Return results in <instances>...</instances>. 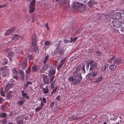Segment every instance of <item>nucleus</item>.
<instances>
[{
    "label": "nucleus",
    "mask_w": 124,
    "mask_h": 124,
    "mask_svg": "<svg viewBox=\"0 0 124 124\" xmlns=\"http://www.w3.org/2000/svg\"><path fill=\"white\" fill-rule=\"evenodd\" d=\"M90 71H92L94 69H96L97 68V65L95 62L93 60L90 61Z\"/></svg>",
    "instance_id": "obj_4"
},
{
    "label": "nucleus",
    "mask_w": 124,
    "mask_h": 124,
    "mask_svg": "<svg viewBox=\"0 0 124 124\" xmlns=\"http://www.w3.org/2000/svg\"><path fill=\"white\" fill-rule=\"evenodd\" d=\"M117 31L121 32L122 33V34H123L124 33V26L123 27H121V26L118 29H117L116 30Z\"/></svg>",
    "instance_id": "obj_17"
},
{
    "label": "nucleus",
    "mask_w": 124,
    "mask_h": 124,
    "mask_svg": "<svg viewBox=\"0 0 124 124\" xmlns=\"http://www.w3.org/2000/svg\"><path fill=\"white\" fill-rule=\"evenodd\" d=\"M73 75L75 78H76L78 76V73L77 71H75L73 73Z\"/></svg>",
    "instance_id": "obj_36"
},
{
    "label": "nucleus",
    "mask_w": 124,
    "mask_h": 124,
    "mask_svg": "<svg viewBox=\"0 0 124 124\" xmlns=\"http://www.w3.org/2000/svg\"><path fill=\"white\" fill-rule=\"evenodd\" d=\"M36 1L35 0H32L30 2V5L29 7H35V3Z\"/></svg>",
    "instance_id": "obj_21"
},
{
    "label": "nucleus",
    "mask_w": 124,
    "mask_h": 124,
    "mask_svg": "<svg viewBox=\"0 0 124 124\" xmlns=\"http://www.w3.org/2000/svg\"><path fill=\"white\" fill-rule=\"evenodd\" d=\"M1 116L2 117H4L6 116V114L4 112L2 113L1 114Z\"/></svg>",
    "instance_id": "obj_41"
},
{
    "label": "nucleus",
    "mask_w": 124,
    "mask_h": 124,
    "mask_svg": "<svg viewBox=\"0 0 124 124\" xmlns=\"http://www.w3.org/2000/svg\"><path fill=\"white\" fill-rule=\"evenodd\" d=\"M66 60L65 58L62 59L61 61V63L63 64L65 62V60Z\"/></svg>",
    "instance_id": "obj_43"
},
{
    "label": "nucleus",
    "mask_w": 124,
    "mask_h": 124,
    "mask_svg": "<svg viewBox=\"0 0 124 124\" xmlns=\"http://www.w3.org/2000/svg\"><path fill=\"white\" fill-rule=\"evenodd\" d=\"M56 1L59 3L60 4H63L66 2L65 0H56Z\"/></svg>",
    "instance_id": "obj_29"
},
{
    "label": "nucleus",
    "mask_w": 124,
    "mask_h": 124,
    "mask_svg": "<svg viewBox=\"0 0 124 124\" xmlns=\"http://www.w3.org/2000/svg\"><path fill=\"white\" fill-rule=\"evenodd\" d=\"M15 27H11L6 32L5 34V35L7 36L9 35L10 33L12 31H15Z\"/></svg>",
    "instance_id": "obj_7"
},
{
    "label": "nucleus",
    "mask_w": 124,
    "mask_h": 124,
    "mask_svg": "<svg viewBox=\"0 0 124 124\" xmlns=\"http://www.w3.org/2000/svg\"><path fill=\"white\" fill-rule=\"evenodd\" d=\"M1 95L2 96H5V94L4 92L1 91L0 92Z\"/></svg>",
    "instance_id": "obj_55"
},
{
    "label": "nucleus",
    "mask_w": 124,
    "mask_h": 124,
    "mask_svg": "<svg viewBox=\"0 0 124 124\" xmlns=\"http://www.w3.org/2000/svg\"><path fill=\"white\" fill-rule=\"evenodd\" d=\"M82 71L84 73L85 72V64H84L83 65V66L82 68Z\"/></svg>",
    "instance_id": "obj_44"
},
{
    "label": "nucleus",
    "mask_w": 124,
    "mask_h": 124,
    "mask_svg": "<svg viewBox=\"0 0 124 124\" xmlns=\"http://www.w3.org/2000/svg\"><path fill=\"white\" fill-rule=\"evenodd\" d=\"M42 101L43 102V103H45L46 102V98H43Z\"/></svg>",
    "instance_id": "obj_57"
},
{
    "label": "nucleus",
    "mask_w": 124,
    "mask_h": 124,
    "mask_svg": "<svg viewBox=\"0 0 124 124\" xmlns=\"http://www.w3.org/2000/svg\"><path fill=\"white\" fill-rule=\"evenodd\" d=\"M28 58L29 60H31L32 59V56L31 55H29L28 56Z\"/></svg>",
    "instance_id": "obj_62"
},
{
    "label": "nucleus",
    "mask_w": 124,
    "mask_h": 124,
    "mask_svg": "<svg viewBox=\"0 0 124 124\" xmlns=\"http://www.w3.org/2000/svg\"><path fill=\"white\" fill-rule=\"evenodd\" d=\"M54 102H52L51 103V104L50 105V108H52L54 105Z\"/></svg>",
    "instance_id": "obj_53"
},
{
    "label": "nucleus",
    "mask_w": 124,
    "mask_h": 124,
    "mask_svg": "<svg viewBox=\"0 0 124 124\" xmlns=\"http://www.w3.org/2000/svg\"><path fill=\"white\" fill-rule=\"evenodd\" d=\"M31 49L36 53H39V50L37 46V41L35 33H34L32 36Z\"/></svg>",
    "instance_id": "obj_1"
},
{
    "label": "nucleus",
    "mask_w": 124,
    "mask_h": 124,
    "mask_svg": "<svg viewBox=\"0 0 124 124\" xmlns=\"http://www.w3.org/2000/svg\"><path fill=\"white\" fill-rule=\"evenodd\" d=\"M69 41H70L69 40L65 39L64 40V42L65 43H67L69 42Z\"/></svg>",
    "instance_id": "obj_58"
},
{
    "label": "nucleus",
    "mask_w": 124,
    "mask_h": 124,
    "mask_svg": "<svg viewBox=\"0 0 124 124\" xmlns=\"http://www.w3.org/2000/svg\"><path fill=\"white\" fill-rule=\"evenodd\" d=\"M81 67V65H79L78 66L76 69V71L77 72L80 69V68Z\"/></svg>",
    "instance_id": "obj_47"
},
{
    "label": "nucleus",
    "mask_w": 124,
    "mask_h": 124,
    "mask_svg": "<svg viewBox=\"0 0 124 124\" xmlns=\"http://www.w3.org/2000/svg\"><path fill=\"white\" fill-rule=\"evenodd\" d=\"M18 103L19 106H21L23 104V101H19L18 102Z\"/></svg>",
    "instance_id": "obj_42"
},
{
    "label": "nucleus",
    "mask_w": 124,
    "mask_h": 124,
    "mask_svg": "<svg viewBox=\"0 0 124 124\" xmlns=\"http://www.w3.org/2000/svg\"><path fill=\"white\" fill-rule=\"evenodd\" d=\"M97 75V72H96L95 73H94L92 75V77H94L96 76Z\"/></svg>",
    "instance_id": "obj_54"
},
{
    "label": "nucleus",
    "mask_w": 124,
    "mask_h": 124,
    "mask_svg": "<svg viewBox=\"0 0 124 124\" xmlns=\"http://www.w3.org/2000/svg\"><path fill=\"white\" fill-rule=\"evenodd\" d=\"M47 77V76L45 75L43 76L44 83L45 84L48 85L49 84V79Z\"/></svg>",
    "instance_id": "obj_9"
},
{
    "label": "nucleus",
    "mask_w": 124,
    "mask_h": 124,
    "mask_svg": "<svg viewBox=\"0 0 124 124\" xmlns=\"http://www.w3.org/2000/svg\"><path fill=\"white\" fill-rule=\"evenodd\" d=\"M30 7V10L29 12L30 13H32L35 10L34 7Z\"/></svg>",
    "instance_id": "obj_30"
},
{
    "label": "nucleus",
    "mask_w": 124,
    "mask_h": 124,
    "mask_svg": "<svg viewBox=\"0 0 124 124\" xmlns=\"http://www.w3.org/2000/svg\"><path fill=\"white\" fill-rule=\"evenodd\" d=\"M23 120H20L17 122V124H23Z\"/></svg>",
    "instance_id": "obj_39"
},
{
    "label": "nucleus",
    "mask_w": 124,
    "mask_h": 124,
    "mask_svg": "<svg viewBox=\"0 0 124 124\" xmlns=\"http://www.w3.org/2000/svg\"><path fill=\"white\" fill-rule=\"evenodd\" d=\"M19 72L21 75V78L23 80L24 79L25 75L24 72L21 70H19Z\"/></svg>",
    "instance_id": "obj_16"
},
{
    "label": "nucleus",
    "mask_w": 124,
    "mask_h": 124,
    "mask_svg": "<svg viewBox=\"0 0 124 124\" xmlns=\"http://www.w3.org/2000/svg\"><path fill=\"white\" fill-rule=\"evenodd\" d=\"M12 91H10L9 92L6 94V97L7 98L8 100H9L10 98L12 97Z\"/></svg>",
    "instance_id": "obj_15"
},
{
    "label": "nucleus",
    "mask_w": 124,
    "mask_h": 124,
    "mask_svg": "<svg viewBox=\"0 0 124 124\" xmlns=\"http://www.w3.org/2000/svg\"><path fill=\"white\" fill-rule=\"evenodd\" d=\"M82 5L81 4L78 2H75L74 3L73 5V8L76 10H79L80 6Z\"/></svg>",
    "instance_id": "obj_6"
},
{
    "label": "nucleus",
    "mask_w": 124,
    "mask_h": 124,
    "mask_svg": "<svg viewBox=\"0 0 124 124\" xmlns=\"http://www.w3.org/2000/svg\"><path fill=\"white\" fill-rule=\"evenodd\" d=\"M21 65L22 68L23 70H24L27 67V60L26 59H24L23 62L21 64Z\"/></svg>",
    "instance_id": "obj_8"
},
{
    "label": "nucleus",
    "mask_w": 124,
    "mask_h": 124,
    "mask_svg": "<svg viewBox=\"0 0 124 124\" xmlns=\"http://www.w3.org/2000/svg\"><path fill=\"white\" fill-rule=\"evenodd\" d=\"M116 66L114 65H112L109 67V69L111 70L112 71H114L115 70L116 68Z\"/></svg>",
    "instance_id": "obj_25"
},
{
    "label": "nucleus",
    "mask_w": 124,
    "mask_h": 124,
    "mask_svg": "<svg viewBox=\"0 0 124 124\" xmlns=\"http://www.w3.org/2000/svg\"><path fill=\"white\" fill-rule=\"evenodd\" d=\"M6 51L8 54V57L10 60L12 61L15 56L14 54V53L10 51L9 49H7Z\"/></svg>",
    "instance_id": "obj_5"
},
{
    "label": "nucleus",
    "mask_w": 124,
    "mask_h": 124,
    "mask_svg": "<svg viewBox=\"0 0 124 124\" xmlns=\"http://www.w3.org/2000/svg\"><path fill=\"white\" fill-rule=\"evenodd\" d=\"M73 84L75 85L79 84L80 83V81H78V80L75 79H73L72 81Z\"/></svg>",
    "instance_id": "obj_20"
},
{
    "label": "nucleus",
    "mask_w": 124,
    "mask_h": 124,
    "mask_svg": "<svg viewBox=\"0 0 124 124\" xmlns=\"http://www.w3.org/2000/svg\"><path fill=\"white\" fill-rule=\"evenodd\" d=\"M58 53L60 55H63L64 54L63 49L62 48H60L58 52Z\"/></svg>",
    "instance_id": "obj_19"
},
{
    "label": "nucleus",
    "mask_w": 124,
    "mask_h": 124,
    "mask_svg": "<svg viewBox=\"0 0 124 124\" xmlns=\"http://www.w3.org/2000/svg\"><path fill=\"white\" fill-rule=\"evenodd\" d=\"M13 71L14 73L16 74H18V72L16 71V70L15 69H13Z\"/></svg>",
    "instance_id": "obj_51"
},
{
    "label": "nucleus",
    "mask_w": 124,
    "mask_h": 124,
    "mask_svg": "<svg viewBox=\"0 0 124 124\" xmlns=\"http://www.w3.org/2000/svg\"><path fill=\"white\" fill-rule=\"evenodd\" d=\"M60 96L59 95L56 97V99H57V100L59 101L60 100L59 98H60Z\"/></svg>",
    "instance_id": "obj_63"
},
{
    "label": "nucleus",
    "mask_w": 124,
    "mask_h": 124,
    "mask_svg": "<svg viewBox=\"0 0 124 124\" xmlns=\"http://www.w3.org/2000/svg\"><path fill=\"white\" fill-rule=\"evenodd\" d=\"M54 78H55V76H53L52 77L50 78V83H51L52 82V81H53L54 79Z\"/></svg>",
    "instance_id": "obj_45"
},
{
    "label": "nucleus",
    "mask_w": 124,
    "mask_h": 124,
    "mask_svg": "<svg viewBox=\"0 0 124 124\" xmlns=\"http://www.w3.org/2000/svg\"><path fill=\"white\" fill-rule=\"evenodd\" d=\"M77 39V37H75L73 39L72 38H70V42H74L76 41Z\"/></svg>",
    "instance_id": "obj_34"
},
{
    "label": "nucleus",
    "mask_w": 124,
    "mask_h": 124,
    "mask_svg": "<svg viewBox=\"0 0 124 124\" xmlns=\"http://www.w3.org/2000/svg\"><path fill=\"white\" fill-rule=\"evenodd\" d=\"M7 60L5 59L3 60V62H2V63L3 65H5L6 64H7Z\"/></svg>",
    "instance_id": "obj_35"
},
{
    "label": "nucleus",
    "mask_w": 124,
    "mask_h": 124,
    "mask_svg": "<svg viewBox=\"0 0 124 124\" xmlns=\"http://www.w3.org/2000/svg\"><path fill=\"white\" fill-rule=\"evenodd\" d=\"M41 88H42L44 91V93L46 94L47 93L48 91V86H46V88H44V87L42 88L41 87H40Z\"/></svg>",
    "instance_id": "obj_22"
},
{
    "label": "nucleus",
    "mask_w": 124,
    "mask_h": 124,
    "mask_svg": "<svg viewBox=\"0 0 124 124\" xmlns=\"http://www.w3.org/2000/svg\"><path fill=\"white\" fill-rule=\"evenodd\" d=\"M60 41L58 42L57 43L55 44V46L57 47H59V46H60Z\"/></svg>",
    "instance_id": "obj_52"
},
{
    "label": "nucleus",
    "mask_w": 124,
    "mask_h": 124,
    "mask_svg": "<svg viewBox=\"0 0 124 124\" xmlns=\"http://www.w3.org/2000/svg\"><path fill=\"white\" fill-rule=\"evenodd\" d=\"M8 69L7 66H4L0 69L2 76L6 77L8 75Z\"/></svg>",
    "instance_id": "obj_2"
},
{
    "label": "nucleus",
    "mask_w": 124,
    "mask_h": 124,
    "mask_svg": "<svg viewBox=\"0 0 124 124\" xmlns=\"http://www.w3.org/2000/svg\"><path fill=\"white\" fill-rule=\"evenodd\" d=\"M41 109V107L37 108H36V111L37 112L39 111V110H40Z\"/></svg>",
    "instance_id": "obj_56"
},
{
    "label": "nucleus",
    "mask_w": 124,
    "mask_h": 124,
    "mask_svg": "<svg viewBox=\"0 0 124 124\" xmlns=\"http://www.w3.org/2000/svg\"><path fill=\"white\" fill-rule=\"evenodd\" d=\"M81 6H80L79 10H80L81 12H83L85 9V5L83 4H81Z\"/></svg>",
    "instance_id": "obj_14"
},
{
    "label": "nucleus",
    "mask_w": 124,
    "mask_h": 124,
    "mask_svg": "<svg viewBox=\"0 0 124 124\" xmlns=\"http://www.w3.org/2000/svg\"><path fill=\"white\" fill-rule=\"evenodd\" d=\"M44 66L43 68L41 70V72H42L43 71H44L46 70L48 68H49L50 66V65L48 62H47L46 63H44Z\"/></svg>",
    "instance_id": "obj_10"
},
{
    "label": "nucleus",
    "mask_w": 124,
    "mask_h": 124,
    "mask_svg": "<svg viewBox=\"0 0 124 124\" xmlns=\"http://www.w3.org/2000/svg\"><path fill=\"white\" fill-rule=\"evenodd\" d=\"M51 69L49 72V77H51L54 75L55 73V71L54 70L52 67H51Z\"/></svg>",
    "instance_id": "obj_12"
},
{
    "label": "nucleus",
    "mask_w": 124,
    "mask_h": 124,
    "mask_svg": "<svg viewBox=\"0 0 124 124\" xmlns=\"http://www.w3.org/2000/svg\"><path fill=\"white\" fill-rule=\"evenodd\" d=\"M103 77L102 76H101L98 79L94 81V83H97L101 81L103 79Z\"/></svg>",
    "instance_id": "obj_26"
},
{
    "label": "nucleus",
    "mask_w": 124,
    "mask_h": 124,
    "mask_svg": "<svg viewBox=\"0 0 124 124\" xmlns=\"http://www.w3.org/2000/svg\"><path fill=\"white\" fill-rule=\"evenodd\" d=\"M115 56L112 58L108 60V62H111V61H112L113 59H114V58H115Z\"/></svg>",
    "instance_id": "obj_49"
},
{
    "label": "nucleus",
    "mask_w": 124,
    "mask_h": 124,
    "mask_svg": "<svg viewBox=\"0 0 124 124\" xmlns=\"http://www.w3.org/2000/svg\"><path fill=\"white\" fill-rule=\"evenodd\" d=\"M89 64L90 65V61H87V62L86 64V69H88L89 67Z\"/></svg>",
    "instance_id": "obj_33"
},
{
    "label": "nucleus",
    "mask_w": 124,
    "mask_h": 124,
    "mask_svg": "<svg viewBox=\"0 0 124 124\" xmlns=\"http://www.w3.org/2000/svg\"><path fill=\"white\" fill-rule=\"evenodd\" d=\"M48 58L49 56L48 55H47L46 56L45 60L43 61L44 63H45L46 62H48V61L49 60L48 59Z\"/></svg>",
    "instance_id": "obj_31"
},
{
    "label": "nucleus",
    "mask_w": 124,
    "mask_h": 124,
    "mask_svg": "<svg viewBox=\"0 0 124 124\" xmlns=\"http://www.w3.org/2000/svg\"><path fill=\"white\" fill-rule=\"evenodd\" d=\"M39 67L38 65H34L32 67V71H35L38 70L39 68Z\"/></svg>",
    "instance_id": "obj_13"
},
{
    "label": "nucleus",
    "mask_w": 124,
    "mask_h": 124,
    "mask_svg": "<svg viewBox=\"0 0 124 124\" xmlns=\"http://www.w3.org/2000/svg\"><path fill=\"white\" fill-rule=\"evenodd\" d=\"M57 87H56L54 89V90H53L51 92V94H52L53 93H55L57 90Z\"/></svg>",
    "instance_id": "obj_46"
},
{
    "label": "nucleus",
    "mask_w": 124,
    "mask_h": 124,
    "mask_svg": "<svg viewBox=\"0 0 124 124\" xmlns=\"http://www.w3.org/2000/svg\"><path fill=\"white\" fill-rule=\"evenodd\" d=\"M82 79V78L81 76V74L80 73L78 75V81H79L80 82L81 81Z\"/></svg>",
    "instance_id": "obj_38"
},
{
    "label": "nucleus",
    "mask_w": 124,
    "mask_h": 124,
    "mask_svg": "<svg viewBox=\"0 0 124 124\" xmlns=\"http://www.w3.org/2000/svg\"><path fill=\"white\" fill-rule=\"evenodd\" d=\"M94 3L93 1H89L87 2L88 6L90 7H92V5H94Z\"/></svg>",
    "instance_id": "obj_27"
},
{
    "label": "nucleus",
    "mask_w": 124,
    "mask_h": 124,
    "mask_svg": "<svg viewBox=\"0 0 124 124\" xmlns=\"http://www.w3.org/2000/svg\"><path fill=\"white\" fill-rule=\"evenodd\" d=\"M63 64H60L57 67V70H59L62 66Z\"/></svg>",
    "instance_id": "obj_37"
},
{
    "label": "nucleus",
    "mask_w": 124,
    "mask_h": 124,
    "mask_svg": "<svg viewBox=\"0 0 124 124\" xmlns=\"http://www.w3.org/2000/svg\"><path fill=\"white\" fill-rule=\"evenodd\" d=\"M31 71L30 67H29L27 70L25 71L26 74H29Z\"/></svg>",
    "instance_id": "obj_32"
},
{
    "label": "nucleus",
    "mask_w": 124,
    "mask_h": 124,
    "mask_svg": "<svg viewBox=\"0 0 124 124\" xmlns=\"http://www.w3.org/2000/svg\"><path fill=\"white\" fill-rule=\"evenodd\" d=\"M108 65L107 64H105L104 66H103L101 69V71L103 72L108 67Z\"/></svg>",
    "instance_id": "obj_28"
},
{
    "label": "nucleus",
    "mask_w": 124,
    "mask_h": 124,
    "mask_svg": "<svg viewBox=\"0 0 124 124\" xmlns=\"http://www.w3.org/2000/svg\"><path fill=\"white\" fill-rule=\"evenodd\" d=\"M21 93H22L23 96V98H26V99H29V97L28 96H26V95H27L28 94H27L26 93H24V91H22L21 92Z\"/></svg>",
    "instance_id": "obj_18"
},
{
    "label": "nucleus",
    "mask_w": 124,
    "mask_h": 124,
    "mask_svg": "<svg viewBox=\"0 0 124 124\" xmlns=\"http://www.w3.org/2000/svg\"><path fill=\"white\" fill-rule=\"evenodd\" d=\"M121 22L118 20H114L112 22V25L117 28V29H118L121 26Z\"/></svg>",
    "instance_id": "obj_3"
},
{
    "label": "nucleus",
    "mask_w": 124,
    "mask_h": 124,
    "mask_svg": "<svg viewBox=\"0 0 124 124\" xmlns=\"http://www.w3.org/2000/svg\"><path fill=\"white\" fill-rule=\"evenodd\" d=\"M3 101V98L0 97V104Z\"/></svg>",
    "instance_id": "obj_61"
},
{
    "label": "nucleus",
    "mask_w": 124,
    "mask_h": 124,
    "mask_svg": "<svg viewBox=\"0 0 124 124\" xmlns=\"http://www.w3.org/2000/svg\"><path fill=\"white\" fill-rule=\"evenodd\" d=\"M7 121H5V120H4L2 121V124H6L7 123Z\"/></svg>",
    "instance_id": "obj_60"
},
{
    "label": "nucleus",
    "mask_w": 124,
    "mask_h": 124,
    "mask_svg": "<svg viewBox=\"0 0 124 124\" xmlns=\"http://www.w3.org/2000/svg\"><path fill=\"white\" fill-rule=\"evenodd\" d=\"M21 37L18 34H15L14 35L13 39L15 40H16L18 39L21 38Z\"/></svg>",
    "instance_id": "obj_23"
},
{
    "label": "nucleus",
    "mask_w": 124,
    "mask_h": 124,
    "mask_svg": "<svg viewBox=\"0 0 124 124\" xmlns=\"http://www.w3.org/2000/svg\"><path fill=\"white\" fill-rule=\"evenodd\" d=\"M122 60L120 58L118 57L114 61V63L116 64H121Z\"/></svg>",
    "instance_id": "obj_11"
},
{
    "label": "nucleus",
    "mask_w": 124,
    "mask_h": 124,
    "mask_svg": "<svg viewBox=\"0 0 124 124\" xmlns=\"http://www.w3.org/2000/svg\"><path fill=\"white\" fill-rule=\"evenodd\" d=\"M26 19V20H27V21L28 22L30 20V17L29 16H27Z\"/></svg>",
    "instance_id": "obj_40"
},
{
    "label": "nucleus",
    "mask_w": 124,
    "mask_h": 124,
    "mask_svg": "<svg viewBox=\"0 0 124 124\" xmlns=\"http://www.w3.org/2000/svg\"><path fill=\"white\" fill-rule=\"evenodd\" d=\"M13 86V85L12 84H8L5 86V90H6L7 91H8L9 89L10 88L12 87Z\"/></svg>",
    "instance_id": "obj_24"
},
{
    "label": "nucleus",
    "mask_w": 124,
    "mask_h": 124,
    "mask_svg": "<svg viewBox=\"0 0 124 124\" xmlns=\"http://www.w3.org/2000/svg\"><path fill=\"white\" fill-rule=\"evenodd\" d=\"M32 82L30 81H27L26 82V84L27 85H28L29 84H31Z\"/></svg>",
    "instance_id": "obj_59"
},
{
    "label": "nucleus",
    "mask_w": 124,
    "mask_h": 124,
    "mask_svg": "<svg viewBox=\"0 0 124 124\" xmlns=\"http://www.w3.org/2000/svg\"><path fill=\"white\" fill-rule=\"evenodd\" d=\"M50 43V42L48 41H47L46 42H45V45H47L49 44Z\"/></svg>",
    "instance_id": "obj_50"
},
{
    "label": "nucleus",
    "mask_w": 124,
    "mask_h": 124,
    "mask_svg": "<svg viewBox=\"0 0 124 124\" xmlns=\"http://www.w3.org/2000/svg\"><path fill=\"white\" fill-rule=\"evenodd\" d=\"M57 52V51H56V50H55L54 51V53L52 54V55H54L55 54H56Z\"/></svg>",
    "instance_id": "obj_64"
},
{
    "label": "nucleus",
    "mask_w": 124,
    "mask_h": 124,
    "mask_svg": "<svg viewBox=\"0 0 124 124\" xmlns=\"http://www.w3.org/2000/svg\"><path fill=\"white\" fill-rule=\"evenodd\" d=\"M74 79L73 77L72 76H71L70 77H69L68 79V80L70 81H72Z\"/></svg>",
    "instance_id": "obj_48"
}]
</instances>
